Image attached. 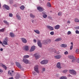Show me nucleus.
<instances>
[{
    "instance_id": "8fccbe9b",
    "label": "nucleus",
    "mask_w": 79,
    "mask_h": 79,
    "mask_svg": "<svg viewBox=\"0 0 79 79\" xmlns=\"http://www.w3.org/2000/svg\"><path fill=\"white\" fill-rule=\"evenodd\" d=\"M75 29H79V26L76 27Z\"/></svg>"
},
{
    "instance_id": "3c124183",
    "label": "nucleus",
    "mask_w": 79,
    "mask_h": 79,
    "mask_svg": "<svg viewBox=\"0 0 79 79\" xmlns=\"http://www.w3.org/2000/svg\"><path fill=\"white\" fill-rule=\"evenodd\" d=\"M32 73L33 74H34V75H37V73L34 72H33Z\"/></svg>"
},
{
    "instance_id": "5701e85b",
    "label": "nucleus",
    "mask_w": 79,
    "mask_h": 79,
    "mask_svg": "<svg viewBox=\"0 0 79 79\" xmlns=\"http://www.w3.org/2000/svg\"><path fill=\"white\" fill-rule=\"evenodd\" d=\"M62 40L61 38H57L56 40H55V42H59V41H61Z\"/></svg>"
},
{
    "instance_id": "c03bdc74",
    "label": "nucleus",
    "mask_w": 79,
    "mask_h": 79,
    "mask_svg": "<svg viewBox=\"0 0 79 79\" xmlns=\"http://www.w3.org/2000/svg\"><path fill=\"white\" fill-rule=\"evenodd\" d=\"M9 16L10 17H12L13 16V14L11 13H9Z\"/></svg>"
},
{
    "instance_id": "09e8293b",
    "label": "nucleus",
    "mask_w": 79,
    "mask_h": 79,
    "mask_svg": "<svg viewBox=\"0 0 79 79\" xmlns=\"http://www.w3.org/2000/svg\"><path fill=\"white\" fill-rule=\"evenodd\" d=\"M33 42L34 43H36V42H37V40H36L34 39L33 40Z\"/></svg>"
},
{
    "instance_id": "13d9d810",
    "label": "nucleus",
    "mask_w": 79,
    "mask_h": 79,
    "mask_svg": "<svg viewBox=\"0 0 79 79\" xmlns=\"http://www.w3.org/2000/svg\"><path fill=\"white\" fill-rule=\"evenodd\" d=\"M3 48H1L0 49V51H3Z\"/></svg>"
},
{
    "instance_id": "2eb2a0df",
    "label": "nucleus",
    "mask_w": 79,
    "mask_h": 79,
    "mask_svg": "<svg viewBox=\"0 0 79 79\" xmlns=\"http://www.w3.org/2000/svg\"><path fill=\"white\" fill-rule=\"evenodd\" d=\"M37 42H38V46L40 47L41 48L42 46V44L41 43L40 41V40H38L37 41Z\"/></svg>"
},
{
    "instance_id": "6e6d98bb",
    "label": "nucleus",
    "mask_w": 79,
    "mask_h": 79,
    "mask_svg": "<svg viewBox=\"0 0 79 79\" xmlns=\"http://www.w3.org/2000/svg\"><path fill=\"white\" fill-rule=\"evenodd\" d=\"M21 69V70H22V71H24V69H23V68H22V67H21V69Z\"/></svg>"
},
{
    "instance_id": "e433bc0d",
    "label": "nucleus",
    "mask_w": 79,
    "mask_h": 79,
    "mask_svg": "<svg viewBox=\"0 0 79 79\" xmlns=\"http://www.w3.org/2000/svg\"><path fill=\"white\" fill-rule=\"evenodd\" d=\"M76 52L77 54H79V49H77L76 50Z\"/></svg>"
},
{
    "instance_id": "7ed1b4c3",
    "label": "nucleus",
    "mask_w": 79,
    "mask_h": 79,
    "mask_svg": "<svg viewBox=\"0 0 79 79\" xmlns=\"http://www.w3.org/2000/svg\"><path fill=\"white\" fill-rule=\"evenodd\" d=\"M48 63V60H44L40 62L41 64H46Z\"/></svg>"
},
{
    "instance_id": "680f3d73",
    "label": "nucleus",
    "mask_w": 79,
    "mask_h": 79,
    "mask_svg": "<svg viewBox=\"0 0 79 79\" xmlns=\"http://www.w3.org/2000/svg\"><path fill=\"white\" fill-rule=\"evenodd\" d=\"M9 79H13V77H11V78H10Z\"/></svg>"
},
{
    "instance_id": "c9c22d12",
    "label": "nucleus",
    "mask_w": 79,
    "mask_h": 79,
    "mask_svg": "<svg viewBox=\"0 0 79 79\" xmlns=\"http://www.w3.org/2000/svg\"><path fill=\"white\" fill-rule=\"evenodd\" d=\"M45 71V68L44 67L42 69V73H44Z\"/></svg>"
},
{
    "instance_id": "412c9836",
    "label": "nucleus",
    "mask_w": 79,
    "mask_h": 79,
    "mask_svg": "<svg viewBox=\"0 0 79 79\" xmlns=\"http://www.w3.org/2000/svg\"><path fill=\"white\" fill-rule=\"evenodd\" d=\"M34 31L35 32V33H36L37 34H40V31L38 30H34Z\"/></svg>"
},
{
    "instance_id": "393cba45",
    "label": "nucleus",
    "mask_w": 79,
    "mask_h": 79,
    "mask_svg": "<svg viewBox=\"0 0 79 79\" xmlns=\"http://www.w3.org/2000/svg\"><path fill=\"white\" fill-rule=\"evenodd\" d=\"M8 41H6L4 40L3 42V44L4 45H8Z\"/></svg>"
},
{
    "instance_id": "a19ab883",
    "label": "nucleus",
    "mask_w": 79,
    "mask_h": 79,
    "mask_svg": "<svg viewBox=\"0 0 79 79\" xmlns=\"http://www.w3.org/2000/svg\"><path fill=\"white\" fill-rule=\"evenodd\" d=\"M4 41H6L7 42H8V37H6L5 38V40Z\"/></svg>"
},
{
    "instance_id": "a211bd4d",
    "label": "nucleus",
    "mask_w": 79,
    "mask_h": 79,
    "mask_svg": "<svg viewBox=\"0 0 79 79\" xmlns=\"http://www.w3.org/2000/svg\"><path fill=\"white\" fill-rule=\"evenodd\" d=\"M61 47H64V48H66L67 47V45L66 44H63L60 45Z\"/></svg>"
},
{
    "instance_id": "b1692460",
    "label": "nucleus",
    "mask_w": 79,
    "mask_h": 79,
    "mask_svg": "<svg viewBox=\"0 0 79 79\" xmlns=\"http://www.w3.org/2000/svg\"><path fill=\"white\" fill-rule=\"evenodd\" d=\"M16 16L17 17V19H18V20H21V17H20V16H19V15H16Z\"/></svg>"
},
{
    "instance_id": "4c0bfd02",
    "label": "nucleus",
    "mask_w": 79,
    "mask_h": 79,
    "mask_svg": "<svg viewBox=\"0 0 79 79\" xmlns=\"http://www.w3.org/2000/svg\"><path fill=\"white\" fill-rule=\"evenodd\" d=\"M58 16H61V15H62V13L61 12H60L58 13Z\"/></svg>"
},
{
    "instance_id": "aec40b11",
    "label": "nucleus",
    "mask_w": 79,
    "mask_h": 79,
    "mask_svg": "<svg viewBox=\"0 0 79 79\" xmlns=\"http://www.w3.org/2000/svg\"><path fill=\"white\" fill-rule=\"evenodd\" d=\"M9 35L11 37H15V35L12 32H10Z\"/></svg>"
},
{
    "instance_id": "f03ea898",
    "label": "nucleus",
    "mask_w": 79,
    "mask_h": 79,
    "mask_svg": "<svg viewBox=\"0 0 79 79\" xmlns=\"http://www.w3.org/2000/svg\"><path fill=\"white\" fill-rule=\"evenodd\" d=\"M34 56L35 57L36 60H38V59H39V58L40 57V56L39 54L35 53L34 55Z\"/></svg>"
},
{
    "instance_id": "1a4fd4ad",
    "label": "nucleus",
    "mask_w": 79,
    "mask_h": 79,
    "mask_svg": "<svg viewBox=\"0 0 79 79\" xmlns=\"http://www.w3.org/2000/svg\"><path fill=\"white\" fill-rule=\"evenodd\" d=\"M56 67L59 69H61V63L60 62H58L56 64Z\"/></svg>"
},
{
    "instance_id": "f257e3e1",
    "label": "nucleus",
    "mask_w": 79,
    "mask_h": 79,
    "mask_svg": "<svg viewBox=\"0 0 79 79\" xmlns=\"http://www.w3.org/2000/svg\"><path fill=\"white\" fill-rule=\"evenodd\" d=\"M69 71L70 74H72L73 75H76V74H77L76 72L73 69L70 70Z\"/></svg>"
},
{
    "instance_id": "7c9ffc66",
    "label": "nucleus",
    "mask_w": 79,
    "mask_h": 79,
    "mask_svg": "<svg viewBox=\"0 0 79 79\" xmlns=\"http://www.w3.org/2000/svg\"><path fill=\"white\" fill-rule=\"evenodd\" d=\"M3 23H5V24H6L7 25H9V23L8 22L6 21V20H4L3 21Z\"/></svg>"
},
{
    "instance_id": "cd10ccee",
    "label": "nucleus",
    "mask_w": 79,
    "mask_h": 79,
    "mask_svg": "<svg viewBox=\"0 0 79 79\" xmlns=\"http://www.w3.org/2000/svg\"><path fill=\"white\" fill-rule=\"evenodd\" d=\"M47 6L48 7H51V4H50V3L48 2L47 4Z\"/></svg>"
},
{
    "instance_id": "a18cd8bd",
    "label": "nucleus",
    "mask_w": 79,
    "mask_h": 79,
    "mask_svg": "<svg viewBox=\"0 0 79 79\" xmlns=\"http://www.w3.org/2000/svg\"><path fill=\"white\" fill-rule=\"evenodd\" d=\"M50 34L51 35H54V32L52 31L50 32Z\"/></svg>"
},
{
    "instance_id": "4be33fe9",
    "label": "nucleus",
    "mask_w": 79,
    "mask_h": 79,
    "mask_svg": "<svg viewBox=\"0 0 79 79\" xmlns=\"http://www.w3.org/2000/svg\"><path fill=\"white\" fill-rule=\"evenodd\" d=\"M60 25H57L54 27L55 29H58L60 28Z\"/></svg>"
},
{
    "instance_id": "dca6fc26",
    "label": "nucleus",
    "mask_w": 79,
    "mask_h": 79,
    "mask_svg": "<svg viewBox=\"0 0 79 79\" xmlns=\"http://www.w3.org/2000/svg\"><path fill=\"white\" fill-rule=\"evenodd\" d=\"M21 39L22 40V41L23 43H24L25 44H26V43H27V40L25 38H21Z\"/></svg>"
},
{
    "instance_id": "473e14b6",
    "label": "nucleus",
    "mask_w": 79,
    "mask_h": 79,
    "mask_svg": "<svg viewBox=\"0 0 79 79\" xmlns=\"http://www.w3.org/2000/svg\"><path fill=\"white\" fill-rule=\"evenodd\" d=\"M60 79H67V78L66 77L62 76L60 78Z\"/></svg>"
},
{
    "instance_id": "f3484780",
    "label": "nucleus",
    "mask_w": 79,
    "mask_h": 79,
    "mask_svg": "<svg viewBox=\"0 0 79 79\" xmlns=\"http://www.w3.org/2000/svg\"><path fill=\"white\" fill-rule=\"evenodd\" d=\"M35 48V46H32L30 49V52H33Z\"/></svg>"
},
{
    "instance_id": "338daca9",
    "label": "nucleus",
    "mask_w": 79,
    "mask_h": 79,
    "mask_svg": "<svg viewBox=\"0 0 79 79\" xmlns=\"http://www.w3.org/2000/svg\"><path fill=\"white\" fill-rule=\"evenodd\" d=\"M0 44H2V42H1L0 41Z\"/></svg>"
},
{
    "instance_id": "39448f33",
    "label": "nucleus",
    "mask_w": 79,
    "mask_h": 79,
    "mask_svg": "<svg viewBox=\"0 0 79 79\" xmlns=\"http://www.w3.org/2000/svg\"><path fill=\"white\" fill-rule=\"evenodd\" d=\"M39 66L38 65H36L34 67V70L37 73H39Z\"/></svg>"
},
{
    "instance_id": "bf43d9fd",
    "label": "nucleus",
    "mask_w": 79,
    "mask_h": 79,
    "mask_svg": "<svg viewBox=\"0 0 79 79\" xmlns=\"http://www.w3.org/2000/svg\"><path fill=\"white\" fill-rule=\"evenodd\" d=\"M68 76L69 77H72V76L71 75H69Z\"/></svg>"
},
{
    "instance_id": "052dcab7",
    "label": "nucleus",
    "mask_w": 79,
    "mask_h": 79,
    "mask_svg": "<svg viewBox=\"0 0 79 79\" xmlns=\"http://www.w3.org/2000/svg\"><path fill=\"white\" fill-rule=\"evenodd\" d=\"M12 74H13L12 73H11L10 72V76H12Z\"/></svg>"
},
{
    "instance_id": "0eeeda50",
    "label": "nucleus",
    "mask_w": 79,
    "mask_h": 79,
    "mask_svg": "<svg viewBox=\"0 0 79 79\" xmlns=\"http://www.w3.org/2000/svg\"><path fill=\"white\" fill-rule=\"evenodd\" d=\"M3 7L6 10H9L10 9V6H8L6 5V4H4L3 5Z\"/></svg>"
},
{
    "instance_id": "bb28decb",
    "label": "nucleus",
    "mask_w": 79,
    "mask_h": 79,
    "mask_svg": "<svg viewBox=\"0 0 79 79\" xmlns=\"http://www.w3.org/2000/svg\"><path fill=\"white\" fill-rule=\"evenodd\" d=\"M20 9L22 10H24V8L25 7H24V6H22L21 7H20Z\"/></svg>"
},
{
    "instance_id": "c756f323",
    "label": "nucleus",
    "mask_w": 79,
    "mask_h": 79,
    "mask_svg": "<svg viewBox=\"0 0 79 79\" xmlns=\"http://www.w3.org/2000/svg\"><path fill=\"white\" fill-rule=\"evenodd\" d=\"M72 62L73 63H74V62H75L76 61V58L75 57H74L72 59Z\"/></svg>"
},
{
    "instance_id": "6e6552de",
    "label": "nucleus",
    "mask_w": 79,
    "mask_h": 79,
    "mask_svg": "<svg viewBox=\"0 0 79 79\" xmlns=\"http://www.w3.org/2000/svg\"><path fill=\"white\" fill-rule=\"evenodd\" d=\"M43 42L44 43V44H50L51 42V40H44Z\"/></svg>"
},
{
    "instance_id": "e2e57ef3",
    "label": "nucleus",
    "mask_w": 79,
    "mask_h": 79,
    "mask_svg": "<svg viewBox=\"0 0 79 79\" xmlns=\"http://www.w3.org/2000/svg\"><path fill=\"white\" fill-rule=\"evenodd\" d=\"M71 45H73V42H71Z\"/></svg>"
},
{
    "instance_id": "79ce46f5",
    "label": "nucleus",
    "mask_w": 79,
    "mask_h": 79,
    "mask_svg": "<svg viewBox=\"0 0 79 79\" xmlns=\"http://www.w3.org/2000/svg\"><path fill=\"white\" fill-rule=\"evenodd\" d=\"M70 34H71V32L70 31H69L68 32L67 35H70Z\"/></svg>"
},
{
    "instance_id": "864d4df0",
    "label": "nucleus",
    "mask_w": 79,
    "mask_h": 79,
    "mask_svg": "<svg viewBox=\"0 0 79 79\" xmlns=\"http://www.w3.org/2000/svg\"><path fill=\"white\" fill-rule=\"evenodd\" d=\"M67 23H68V24H70L71 23V22H70L69 20L67 21Z\"/></svg>"
},
{
    "instance_id": "ea45409f",
    "label": "nucleus",
    "mask_w": 79,
    "mask_h": 79,
    "mask_svg": "<svg viewBox=\"0 0 79 79\" xmlns=\"http://www.w3.org/2000/svg\"><path fill=\"white\" fill-rule=\"evenodd\" d=\"M64 73H66L68 72V70H64L63 71Z\"/></svg>"
},
{
    "instance_id": "0e129e2a",
    "label": "nucleus",
    "mask_w": 79,
    "mask_h": 79,
    "mask_svg": "<svg viewBox=\"0 0 79 79\" xmlns=\"http://www.w3.org/2000/svg\"><path fill=\"white\" fill-rule=\"evenodd\" d=\"M57 54H60V52H59V51H58V52H57Z\"/></svg>"
},
{
    "instance_id": "ddd939ff",
    "label": "nucleus",
    "mask_w": 79,
    "mask_h": 79,
    "mask_svg": "<svg viewBox=\"0 0 79 79\" xmlns=\"http://www.w3.org/2000/svg\"><path fill=\"white\" fill-rule=\"evenodd\" d=\"M47 27L48 29L51 31H53L54 30V28H53V27H52L49 26H47Z\"/></svg>"
},
{
    "instance_id": "de8ad7c7",
    "label": "nucleus",
    "mask_w": 79,
    "mask_h": 79,
    "mask_svg": "<svg viewBox=\"0 0 79 79\" xmlns=\"http://www.w3.org/2000/svg\"><path fill=\"white\" fill-rule=\"evenodd\" d=\"M75 32H76V34H79V31L78 30L76 31Z\"/></svg>"
},
{
    "instance_id": "9d476101",
    "label": "nucleus",
    "mask_w": 79,
    "mask_h": 79,
    "mask_svg": "<svg viewBox=\"0 0 79 79\" xmlns=\"http://www.w3.org/2000/svg\"><path fill=\"white\" fill-rule=\"evenodd\" d=\"M15 64L16 65V66H17L19 68V69H21V64H19V63L16 62H15Z\"/></svg>"
},
{
    "instance_id": "f8f14e48",
    "label": "nucleus",
    "mask_w": 79,
    "mask_h": 79,
    "mask_svg": "<svg viewBox=\"0 0 79 79\" xmlns=\"http://www.w3.org/2000/svg\"><path fill=\"white\" fill-rule=\"evenodd\" d=\"M23 61L26 64H28L29 63V61L26 59H23Z\"/></svg>"
},
{
    "instance_id": "f704fd0d",
    "label": "nucleus",
    "mask_w": 79,
    "mask_h": 79,
    "mask_svg": "<svg viewBox=\"0 0 79 79\" xmlns=\"http://www.w3.org/2000/svg\"><path fill=\"white\" fill-rule=\"evenodd\" d=\"M43 17L44 18H46L47 17V15L44 14L43 15Z\"/></svg>"
},
{
    "instance_id": "423d86ee",
    "label": "nucleus",
    "mask_w": 79,
    "mask_h": 79,
    "mask_svg": "<svg viewBox=\"0 0 79 79\" xmlns=\"http://www.w3.org/2000/svg\"><path fill=\"white\" fill-rule=\"evenodd\" d=\"M23 49L24 51H28L29 50V47L26 45L23 47Z\"/></svg>"
},
{
    "instance_id": "a878e982",
    "label": "nucleus",
    "mask_w": 79,
    "mask_h": 79,
    "mask_svg": "<svg viewBox=\"0 0 79 79\" xmlns=\"http://www.w3.org/2000/svg\"><path fill=\"white\" fill-rule=\"evenodd\" d=\"M30 16L31 18H35V15L32 14H30Z\"/></svg>"
},
{
    "instance_id": "2f4dec72",
    "label": "nucleus",
    "mask_w": 79,
    "mask_h": 79,
    "mask_svg": "<svg viewBox=\"0 0 79 79\" xmlns=\"http://www.w3.org/2000/svg\"><path fill=\"white\" fill-rule=\"evenodd\" d=\"M69 58H70V59H73V58H74V57L73 56H69Z\"/></svg>"
},
{
    "instance_id": "4d7b16f0",
    "label": "nucleus",
    "mask_w": 79,
    "mask_h": 79,
    "mask_svg": "<svg viewBox=\"0 0 79 79\" xmlns=\"http://www.w3.org/2000/svg\"><path fill=\"white\" fill-rule=\"evenodd\" d=\"M77 63H79V58L77 60Z\"/></svg>"
},
{
    "instance_id": "603ef678",
    "label": "nucleus",
    "mask_w": 79,
    "mask_h": 79,
    "mask_svg": "<svg viewBox=\"0 0 79 79\" xmlns=\"http://www.w3.org/2000/svg\"><path fill=\"white\" fill-rule=\"evenodd\" d=\"M48 19H52V17H51L50 16H48Z\"/></svg>"
},
{
    "instance_id": "37998d69",
    "label": "nucleus",
    "mask_w": 79,
    "mask_h": 79,
    "mask_svg": "<svg viewBox=\"0 0 79 79\" xmlns=\"http://www.w3.org/2000/svg\"><path fill=\"white\" fill-rule=\"evenodd\" d=\"M64 55H68V51H66L65 52H64Z\"/></svg>"
},
{
    "instance_id": "72a5a7b5",
    "label": "nucleus",
    "mask_w": 79,
    "mask_h": 79,
    "mask_svg": "<svg viewBox=\"0 0 79 79\" xmlns=\"http://www.w3.org/2000/svg\"><path fill=\"white\" fill-rule=\"evenodd\" d=\"M75 21L76 23H79V20L77 19H75Z\"/></svg>"
},
{
    "instance_id": "69168bd1",
    "label": "nucleus",
    "mask_w": 79,
    "mask_h": 79,
    "mask_svg": "<svg viewBox=\"0 0 79 79\" xmlns=\"http://www.w3.org/2000/svg\"><path fill=\"white\" fill-rule=\"evenodd\" d=\"M34 20H31V22L33 23H34Z\"/></svg>"
},
{
    "instance_id": "774afa93",
    "label": "nucleus",
    "mask_w": 79,
    "mask_h": 79,
    "mask_svg": "<svg viewBox=\"0 0 79 79\" xmlns=\"http://www.w3.org/2000/svg\"><path fill=\"white\" fill-rule=\"evenodd\" d=\"M10 74V71H8V74Z\"/></svg>"
},
{
    "instance_id": "58836bf2",
    "label": "nucleus",
    "mask_w": 79,
    "mask_h": 79,
    "mask_svg": "<svg viewBox=\"0 0 79 79\" xmlns=\"http://www.w3.org/2000/svg\"><path fill=\"white\" fill-rule=\"evenodd\" d=\"M4 31H5V29L4 28H2L1 29H0V32H3Z\"/></svg>"
},
{
    "instance_id": "6ab92c4d",
    "label": "nucleus",
    "mask_w": 79,
    "mask_h": 79,
    "mask_svg": "<svg viewBox=\"0 0 79 79\" xmlns=\"http://www.w3.org/2000/svg\"><path fill=\"white\" fill-rule=\"evenodd\" d=\"M19 77H20L19 74L18 73H17L15 76V79H18L19 78Z\"/></svg>"
},
{
    "instance_id": "9b49d317",
    "label": "nucleus",
    "mask_w": 79,
    "mask_h": 79,
    "mask_svg": "<svg viewBox=\"0 0 79 79\" xmlns=\"http://www.w3.org/2000/svg\"><path fill=\"white\" fill-rule=\"evenodd\" d=\"M62 56L61 55H56V56H54V58H56V59H60V58H61Z\"/></svg>"
},
{
    "instance_id": "5fc2aeb1",
    "label": "nucleus",
    "mask_w": 79,
    "mask_h": 79,
    "mask_svg": "<svg viewBox=\"0 0 79 79\" xmlns=\"http://www.w3.org/2000/svg\"><path fill=\"white\" fill-rule=\"evenodd\" d=\"M0 73H3V70L0 69Z\"/></svg>"
},
{
    "instance_id": "4468645a",
    "label": "nucleus",
    "mask_w": 79,
    "mask_h": 79,
    "mask_svg": "<svg viewBox=\"0 0 79 79\" xmlns=\"http://www.w3.org/2000/svg\"><path fill=\"white\" fill-rule=\"evenodd\" d=\"M0 66L2 67H3V68L5 69V70H6L7 69V67L5 65H3V64L1 63H0Z\"/></svg>"
},
{
    "instance_id": "c85d7f7f",
    "label": "nucleus",
    "mask_w": 79,
    "mask_h": 79,
    "mask_svg": "<svg viewBox=\"0 0 79 79\" xmlns=\"http://www.w3.org/2000/svg\"><path fill=\"white\" fill-rule=\"evenodd\" d=\"M23 58L24 59V58H29V56L28 55H25L23 56Z\"/></svg>"
},
{
    "instance_id": "20e7f679",
    "label": "nucleus",
    "mask_w": 79,
    "mask_h": 79,
    "mask_svg": "<svg viewBox=\"0 0 79 79\" xmlns=\"http://www.w3.org/2000/svg\"><path fill=\"white\" fill-rule=\"evenodd\" d=\"M38 10L40 11V12H42L43 11H44V9L43 7L40 6H38L37 7Z\"/></svg>"
},
{
    "instance_id": "49530a36",
    "label": "nucleus",
    "mask_w": 79,
    "mask_h": 79,
    "mask_svg": "<svg viewBox=\"0 0 79 79\" xmlns=\"http://www.w3.org/2000/svg\"><path fill=\"white\" fill-rule=\"evenodd\" d=\"M73 45H72L70 47V50H72V49H73Z\"/></svg>"
}]
</instances>
